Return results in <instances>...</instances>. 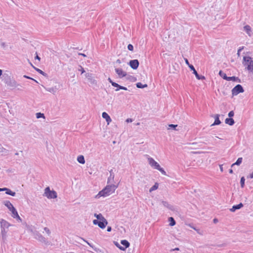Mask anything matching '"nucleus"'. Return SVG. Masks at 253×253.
<instances>
[{"label": "nucleus", "instance_id": "obj_57", "mask_svg": "<svg viewBox=\"0 0 253 253\" xmlns=\"http://www.w3.org/2000/svg\"><path fill=\"white\" fill-rule=\"evenodd\" d=\"M126 122L127 123H130V122H132V119H131V118H127L126 121Z\"/></svg>", "mask_w": 253, "mask_h": 253}, {"label": "nucleus", "instance_id": "obj_42", "mask_svg": "<svg viewBox=\"0 0 253 253\" xmlns=\"http://www.w3.org/2000/svg\"><path fill=\"white\" fill-rule=\"evenodd\" d=\"M157 170H159L163 174H164L165 175H167L166 171L164 170V169L163 168H161V166L159 167V168Z\"/></svg>", "mask_w": 253, "mask_h": 253}, {"label": "nucleus", "instance_id": "obj_17", "mask_svg": "<svg viewBox=\"0 0 253 253\" xmlns=\"http://www.w3.org/2000/svg\"><path fill=\"white\" fill-rule=\"evenodd\" d=\"M80 238L82 240H83L84 241L85 243H86L90 247H91L93 250L95 251L96 253H103L101 250H100L98 248H96L95 246H94L93 245H92L91 244H90V243H89L87 240L84 239V238H81V237H80Z\"/></svg>", "mask_w": 253, "mask_h": 253}, {"label": "nucleus", "instance_id": "obj_2", "mask_svg": "<svg viewBox=\"0 0 253 253\" xmlns=\"http://www.w3.org/2000/svg\"><path fill=\"white\" fill-rule=\"evenodd\" d=\"M118 185L112 184L106 186L102 190L100 191L95 196L96 198H99L100 197H106L111 194L114 193L117 188Z\"/></svg>", "mask_w": 253, "mask_h": 253}, {"label": "nucleus", "instance_id": "obj_43", "mask_svg": "<svg viewBox=\"0 0 253 253\" xmlns=\"http://www.w3.org/2000/svg\"><path fill=\"white\" fill-rule=\"evenodd\" d=\"M127 49L128 50L133 51V46L132 44L129 43L127 45Z\"/></svg>", "mask_w": 253, "mask_h": 253}, {"label": "nucleus", "instance_id": "obj_51", "mask_svg": "<svg viewBox=\"0 0 253 253\" xmlns=\"http://www.w3.org/2000/svg\"><path fill=\"white\" fill-rule=\"evenodd\" d=\"M108 81L112 84V86H113V84L116 83L113 81L110 78H108Z\"/></svg>", "mask_w": 253, "mask_h": 253}, {"label": "nucleus", "instance_id": "obj_50", "mask_svg": "<svg viewBox=\"0 0 253 253\" xmlns=\"http://www.w3.org/2000/svg\"><path fill=\"white\" fill-rule=\"evenodd\" d=\"M243 47H244L243 46L240 47L238 49L237 54L238 56H240V52L242 51V50L243 49Z\"/></svg>", "mask_w": 253, "mask_h": 253}, {"label": "nucleus", "instance_id": "obj_54", "mask_svg": "<svg viewBox=\"0 0 253 253\" xmlns=\"http://www.w3.org/2000/svg\"><path fill=\"white\" fill-rule=\"evenodd\" d=\"M7 188H6V187L0 188V192L5 191L6 192Z\"/></svg>", "mask_w": 253, "mask_h": 253}, {"label": "nucleus", "instance_id": "obj_19", "mask_svg": "<svg viewBox=\"0 0 253 253\" xmlns=\"http://www.w3.org/2000/svg\"><path fill=\"white\" fill-rule=\"evenodd\" d=\"M3 204L10 211L14 208V207L9 201H4L3 202Z\"/></svg>", "mask_w": 253, "mask_h": 253}, {"label": "nucleus", "instance_id": "obj_58", "mask_svg": "<svg viewBox=\"0 0 253 253\" xmlns=\"http://www.w3.org/2000/svg\"><path fill=\"white\" fill-rule=\"evenodd\" d=\"M179 248H175L174 249H172L170 250V252H173V251H179Z\"/></svg>", "mask_w": 253, "mask_h": 253}, {"label": "nucleus", "instance_id": "obj_49", "mask_svg": "<svg viewBox=\"0 0 253 253\" xmlns=\"http://www.w3.org/2000/svg\"><path fill=\"white\" fill-rule=\"evenodd\" d=\"M44 230L47 233V234L49 235L50 234V231L47 227H44Z\"/></svg>", "mask_w": 253, "mask_h": 253}, {"label": "nucleus", "instance_id": "obj_9", "mask_svg": "<svg viewBox=\"0 0 253 253\" xmlns=\"http://www.w3.org/2000/svg\"><path fill=\"white\" fill-rule=\"evenodd\" d=\"M34 234L36 239L46 245H49V242L39 232L36 231Z\"/></svg>", "mask_w": 253, "mask_h": 253}, {"label": "nucleus", "instance_id": "obj_8", "mask_svg": "<svg viewBox=\"0 0 253 253\" xmlns=\"http://www.w3.org/2000/svg\"><path fill=\"white\" fill-rule=\"evenodd\" d=\"M86 78L89 83V85L93 86H97V82L95 79L94 75L90 73H87L85 74Z\"/></svg>", "mask_w": 253, "mask_h": 253}, {"label": "nucleus", "instance_id": "obj_39", "mask_svg": "<svg viewBox=\"0 0 253 253\" xmlns=\"http://www.w3.org/2000/svg\"><path fill=\"white\" fill-rule=\"evenodd\" d=\"M245 178L244 176H242L240 179V185L242 188L245 187Z\"/></svg>", "mask_w": 253, "mask_h": 253}, {"label": "nucleus", "instance_id": "obj_44", "mask_svg": "<svg viewBox=\"0 0 253 253\" xmlns=\"http://www.w3.org/2000/svg\"><path fill=\"white\" fill-rule=\"evenodd\" d=\"M23 77L24 78H26V79H30V80H32L34 81V82H36L37 83H38V82L36 80H35L34 79H33V78H31V77H30L29 76H28L27 75H24Z\"/></svg>", "mask_w": 253, "mask_h": 253}, {"label": "nucleus", "instance_id": "obj_37", "mask_svg": "<svg viewBox=\"0 0 253 253\" xmlns=\"http://www.w3.org/2000/svg\"><path fill=\"white\" fill-rule=\"evenodd\" d=\"M243 160V158L242 157L238 158L236 162L233 163V165H237L239 166L242 163Z\"/></svg>", "mask_w": 253, "mask_h": 253}, {"label": "nucleus", "instance_id": "obj_23", "mask_svg": "<svg viewBox=\"0 0 253 253\" xmlns=\"http://www.w3.org/2000/svg\"><path fill=\"white\" fill-rule=\"evenodd\" d=\"M218 75L220 76L224 80L227 81L228 80L229 77H227L226 74L224 73V72L222 70H220L218 73Z\"/></svg>", "mask_w": 253, "mask_h": 253}, {"label": "nucleus", "instance_id": "obj_64", "mask_svg": "<svg viewBox=\"0 0 253 253\" xmlns=\"http://www.w3.org/2000/svg\"><path fill=\"white\" fill-rule=\"evenodd\" d=\"M122 89L125 90H127V88L126 87H125V86H122Z\"/></svg>", "mask_w": 253, "mask_h": 253}, {"label": "nucleus", "instance_id": "obj_10", "mask_svg": "<svg viewBox=\"0 0 253 253\" xmlns=\"http://www.w3.org/2000/svg\"><path fill=\"white\" fill-rule=\"evenodd\" d=\"M231 91L232 96H236L240 93L244 92V89L242 85L238 84L232 88Z\"/></svg>", "mask_w": 253, "mask_h": 253}, {"label": "nucleus", "instance_id": "obj_6", "mask_svg": "<svg viewBox=\"0 0 253 253\" xmlns=\"http://www.w3.org/2000/svg\"><path fill=\"white\" fill-rule=\"evenodd\" d=\"M44 196H45L48 199H55L57 197V194L54 190H51L49 187H47L44 189Z\"/></svg>", "mask_w": 253, "mask_h": 253}, {"label": "nucleus", "instance_id": "obj_21", "mask_svg": "<svg viewBox=\"0 0 253 253\" xmlns=\"http://www.w3.org/2000/svg\"><path fill=\"white\" fill-rule=\"evenodd\" d=\"M109 172H110V176L108 178L107 183H109L110 182H114V180L115 175L113 171V169H111V170H110Z\"/></svg>", "mask_w": 253, "mask_h": 253}, {"label": "nucleus", "instance_id": "obj_47", "mask_svg": "<svg viewBox=\"0 0 253 253\" xmlns=\"http://www.w3.org/2000/svg\"><path fill=\"white\" fill-rule=\"evenodd\" d=\"M114 244L115 246L118 247L120 250H121V247H123V246H121L117 242L114 241Z\"/></svg>", "mask_w": 253, "mask_h": 253}, {"label": "nucleus", "instance_id": "obj_7", "mask_svg": "<svg viewBox=\"0 0 253 253\" xmlns=\"http://www.w3.org/2000/svg\"><path fill=\"white\" fill-rule=\"evenodd\" d=\"M92 222L94 225H97L101 229H104L108 224V221L104 217L100 220H93Z\"/></svg>", "mask_w": 253, "mask_h": 253}, {"label": "nucleus", "instance_id": "obj_26", "mask_svg": "<svg viewBox=\"0 0 253 253\" xmlns=\"http://www.w3.org/2000/svg\"><path fill=\"white\" fill-rule=\"evenodd\" d=\"M77 161L81 164H84L85 162L84 156L83 155H79L77 157Z\"/></svg>", "mask_w": 253, "mask_h": 253}, {"label": "nucleus", "instance_id": "obj_13", "mask_svg": "<svg viewBox=\"0 0 253 253\" xmlns=\"http://www.w3.org/2000/svg\"><path fill=\"white\" fill-rule=\"evenodd\" d=\"M115 70L120 78H123L127 76L126 72L124 71L122 68H115Z\"/></svg>", "mask_w": 253, "mask_h": 253}, {"label": "nucleus", "instance_id": "obj_22", "mask_svg": "<svg viewBox=\"0 0 253 253\" xmlns=\"http://www.w3.org/2000/svg\"><path fill=\"white\" fill-rule=\"evenodd\" d=\"M225 123L230 126L234 125L235 121L233 118H227L225 120Z\"/></svg>", "mask_w": 253, "mask_h": 253}, {"label": "nucleus", "instance_id": "obj_53", "mask_svg": "<svg viewBox=\"0 0 253 253\" xmlns=\"http://www.w3.org/2000/svg\"><path fill=\"white\" fill-rule=\"evenodd\" d=\"M15 169H9L6 170L7 172H11L13 173L14 172Z\"/></svg>", "mask_w": 253, "mask_h": 253}, {"label": "nucleus", "instance_id": "obj_33", "mask_svg": "<svg viewBox=\"0 0 253 253\" xmlns=\"http://www.w3.org/2000/svg\"><path fill=\"white\" fill-rule=\"evenodd\" d=\"M158 187H159V183L158 182L155 183V184L150 189V190H149L150 192H151L153 191L157 190L158 188Z\"/></svg>", "mask_w": 253, "mask_h": 253}, {"label": "nucleus", "instance_id": "obj_3", "mask_svg": "<svg viewBox=\"0 0 253 253\" xmlns=\"http://www.w3.org/2000/svg\"><path fill=\"white\" fill-rule=\"evenodd\" d=\"M2 81L9 87L14 88L20 84H18L13 77H11L7 73H4L1 77Z\"/></svg>", "mask_w": 253, "mask_h": 253}, {"label": "nucleus", "instance_id": "obj_31", "mask_svg": "<svg viewBox=\"0 0 253 253\" xmlns=\"http://www.w3.org/2000/svg\"><path fill=\"white\" fill-rule=\"evenodd\" d=\"M136 86L138 88H144L147 87L148 85L147 84H142L141 82H138L136 84Z\"/></svg>", "mask_w": 253, "mask_h": 253}, {"label": "nucleus", "instance_id": "obj_29", "mask_svg": "<svg viewBox=\"0 0 253 253\" xmlns=\"http://www.w3.org/2000/svg\"><path fill=\"white\" fill-rule=\"evenodd\" d=\"M244 30L249 35L251 36L250 33L252 32L250 26L247 25L244 27Z\"/></svg>", "mask_w": 253, "mask_h": 253}, {"label": "nucleus", "instance_id": "obj_11", "mask_svg": "<svg viewBox=\"0 0 253 253\" xmlns=\"http://www.w3.org/2000/svg\"><path fill=\"white\" fill-rule=\"evenodd\" d=\"M127 64L133 70H136L139 67V62L138 59L130 60Z\"/></svg>", "mask_w": 253, "mask_h": 253}, {"label": "nucleus", "instance_id": "obj_5", "mask_svg": "<svg viewBox=\"0 0 253 253\" xmlns=\"http://www.w3.org/2000/svg\"><path fill=\"white\" fill-rule=\"evenodd\" d=\"M184 60L185 62V63L188 65V67L190 69L191 71H193V74H194L197 78V79L199 80H205V77L199 75L197 71L195 70L194 66L191 64L189 63L188 60L187 58H184Z\"/></svg>", "mask_w": 253, "mask_h": 253}, {"label": "nucleus", "instance_id": "obj_24", "mask_svg": "<svg viewBox=\"0 0 253 253\" xmlns=\"http://www.w3.org/2000/svg\"><path fill=\"white\" fill-rule=\"evenodd\" d=\"M162 204L164 205V206H165V207H167L168 209L171 210V211L173 210V209H174L172 205L169 204L168 202L163 201Z\"/></svg>", "mask_w": 253, "mask_h": 253}, {"label": "nucleus", "instance_id": "obj_4", "mask_svg": "<svg viewBox=\"0 0 253 253\" xmlns=\"http://www.w3.org/2000/svg\"><path fill=\"white\" fill-rule=\"evenodd\" d=\"M243 64L250 72L253 73V60L250 56L243 57Z\"/></svg>", "mask_w": 253, "mask_h": 253}, {"label": "nucleus", "instance_id": "obj_36", "mask_svg": "<svg viewBox=\"0 0 253 253\" xmlns=\"http://www.w3.org/2000/svg\"><path fill=\"white\" fill-rule=\"evenodd\" d=\"M114 87H116V89H115V91H118L119 90H120V89H122V86L119 84H118L115 83V84H113V86Z\"/></svg>", "mask_w": 253, "mask_h": 253}, {"label": "nucleus", "instance_id": "obj_59", "mask_svg": "<svg viewBox=\"0 0 253 253\" xmlns=\"http://www.w3.org/2000/svg\"><path fill=\"white\" fill-rule=\"evenodd\" d=\"M112 230V227L111 226H108L107 228V231L108 232H110Z\"/></svg>", "mask_w": 253, "mask_h": 253}, {"label": "nucleus", "instance_id": "obj_41", "mask_svg": "<svg viewBox=\"0 0 253 253\" xmlns=\"http://www.w3.org/2000/svg\"><path fill=\"white\" fill-rule=\"evenodd\" d=\"M94 216L97 218L96 220H100L101 218L104 217L101 213H94Z\"/></svg>", "mask_w": 253, "mask_h": 253}, {"label": "nucleus", "instance_id": "obj_56", "mask_svg": "<svg viewBox=\"0 0 253 253\" xmlns=\"http://www.w3.org/2000/svg\"><path fill=\"white\" fill-rule=\"evenodd\" d=\"M247 178H253V172L250 173V175L247 176Z\"/></svg>", "mask_w": 253, "mask_h": 253}, {"label": "nucleus", "instance_id": "obj_60", "mask_svg": "<svg viewBox=\"0 0 253 253\" xmlns=\"http://www.w3.org/2000/svg\"><path fill=\"white\" fill-rule=\"evenodd\" d=\"M218 219L215 218L213 219V222L214 223H216L217 222H218Z\"/></svg>", "mask_w": 253, "mask_h": 253}, {"label": "nucleus", "instance_id": "obj_35", "mask_svg": "<svg viewBox=\"0 0 253 253\" xmlns=\"http://www.w3.org/2000/svg\"><path fill=\"white\" fill-rule=\"evenodd\" d=\"M46 90L50 92H51L52 93H54L56 92L57 89L56 87H47L45 88Z\"/></svg>", "mask_w": 253, "mask_h": 253}, {"label": "nucleus", "instance_id": "obj_14", "mask_svg": "<svg viewBox=\"0 0 253 253\" xmlns=\"http://www.w3.org/2000/svg\"><path fill=\"white\" fill-rule=\"evenodd\" d=\"M121 244L123 246L121 247V251H125L127 248L130 246V243L126 240H122L121 241Z\"/></svg>", "mask_w": 253, "mask_h": 253}, {"label": "nucleus", "instance_id": "obj_18", "mask_svg": "<svg viewBox=\"0 0 253 253\" xmlns=\"http://www.w3.org/2000/svg\"><path fill=\"white\" fill-rule=\"evenodd\" d=\"M102 116L103 119H105L108 124H109V123L112 121L111 117L106 112H103Z\"/></svg>", "mask_w": 253, "mask_h": 253}, {"label": "nucleus", "instance_id": "obj_55", "mask_svg": "<svg viewBox=\"0 0 253 253\" xmlns=\"http://www.w3.org/2000/svg\"><path fill=\"white\" fill-rule=\"evenodd\" d=\"M1 46L2 47H3V48H5L6 46H7V45L6 44V43L4 42H2L1 43Z\"/></svg>", "mask_w": 253, "mask_h": 253}, {"label": "nucleus", "instance_id": "obj_27", "mask_svg": "<svg viewBox=\"0 0 253 253\" xmlns=\"http://www.w3.org/2000/svg\"><path fill=\"white\" fill-rule=\"evenodd\" d=\"M126 79L127 80L131 82H135L137 81L136 77L131 75H127L126 76Z\"/></svg>", "mask_w": 253, "mask_h": 253}, {"label": "nucleus", "instance_id": "obj_48", "mask_svg": "<svg viewBox=\"0 0 253 253\" xmlns=\"http://www.w3.org/2000/svg\"><path fill=\"white\" fill-rule=\"evenodd\" d=\"M79 67L80 69H79V71H81L82 74L85 72L84 68L82 66L80 65Z\"/></svg>", "mask_w": 253, "mask_h": 253}, {"label": "nucleus", "instance_id": "obj_28", "mask_svg": "<svg viewBox=\"0 0 253 253\" xmlns=\"http://www.w3.org/2000/svg\"><path fill=\"white\" fill-rule=\"evenodd\" d=\"M8 150L0 146V153L2 155H7L8 154Z\"/></svg>", "mask_w": 253, "mask_h": 253}, {"label": "nucleus", "instance_id": "obj_52", "mask_svg": "<svg viewBox=\"0 0 253 253\" xmlns=\"http://www.w3.org/2000/svg\"><path fill=\"white\" fill-rule=\"evenodd\" d=\"M35 60H38L39 61L41 60V58L38 55L37 52L36 53V56L35 57Z\"/></svg>", "mask_w": 253, "mask_h": 253}, {"label": "nucleus", "instance_id": "obj_34", "mask_svg": "<svg viewBox=\"0 0 253 253\" xmlns=\"http://www.w3.org/2000/svg\"><path fill=\"white\" fill-rule=\"evenodd\" d=\"M10 211L11 212V216H12L13 218H14L18 214L17 210L15 207L13 209H12Z\"/></svg>", "mask_w": 253, "mask_h": 253}, {"label": "nucleus", "instance_id": "obj_12", "mask_svg": "<svg viewBox=\"0 0 253 253\" xmlns=\"http://www.w3.org/2000/svg\"><path fill=\"white\" fill-rule=\"evenodd\" d=\"M148 160L149 165L152 168H153L156 169H158L159 168V167H160V165L156 161H155L153 158L150 157L148 158Z\"/></svg>", "mask_w": 253, "mask_h": 253}, {"label": "nucleus", "instance_id": "obj_63", "mask_svg": "<svg viewBox=\"0 0 253 253\" xmlns=\"http://www.w3.org/2000/svg\"><path fill=\"white\" fill-rule=\"evenodd\" d=\"M116 63H119V64L121 63V60H120V59H117V61H116Z\"/></svg>", "mask_w": 253, "mask_h": 253}, {"label": "nucleus", "instance_id": "obj_16", "mask_svg": "<svg viewBox=\"0 0 253 253\" xmlns=\"http://www.w3.org/2000/svg\"><path fill=\"white\" fill-rule=\"evenodd\" d=\"M244 205L242 203H240L239 204L233 205L230 209V211L231 212H235L236 210H239L243 207Z\"/></svg>", "mask_w": 253, "mask_h": 253}, {"label": "nucleus", "instance_id": "obj_25", "mask_svg": "<svg viewBox=\"0 0 253 253\" xmlns=\"http://www.w3.org/2000/svg\"><path fill=\"white\" fill-rule=\"evenodd\" d=\"M232 81L233 82H236L238 83H241V79H240L238 77L236 76H232V77H229V79L228 81Z\"/></svg>", "mask_w": 253, "mask_h": 253}, {"label": "nucleus", "instance_id": "obj_46", "mask_svg": "<svg viewBox=\"0 0 253 253\" xmlns=\"http://www.w3.org/2000/svg\"><path fill=\"white\" fill-rule=\"evenodd\" d=\"M14 218L16 219L17 221L20 222H22V218L19 216L18 214Z\"/></svg>", "mask_w": 253, "mask_h": 253}, {"label": "nucleus", "instance_id": "obj_1", "mask_svg": "<svg viewBox=\"0 0 253 253\" xmlns=\"http://www.w3.org/2000/svg\"><path fill=\"white\" fill-rule=\"evenodd\" d=\"M0 224L1 229L0 236L1 237V242L3 244H6L7 241V233L8 232V228L9 226H11V224L3 219H0Z\"/></svg>", "mask_w": 253, "mask_h": 253}, {"label": "nucleus", "instance_id": "obj_15", "mask_svg": "<svg viewBox=\"0 0 253 253\" xmlns=\"http://www.w3.org/2000/svg\"><path fill=\"white\" fill-rule=\"evenodd\" d=\"M212 117H213L214 118V122L212 125H211V126L216 125H219L221 123V121L219 120L220 115L219 114H215Z\"/></svg>", "mask_w": 253, "mask_h": 253}, {"label": "nucleus", "instance_id": "obj_30", "mask_svg": "<svg viewBox=\"0 0 253 253\" xmlns=\"http://www.w3.org/2000/svg\"><path fill=\"white\" fill-rule=\"evenodd\" d=\"M168 221H169V225L170 226H173L176 224V221L174 220V218L172 217H169L168 218Z\"/></svg>", "mask_w": 253, "mask_h": 253}, {"label": "nucleus", "instance_id": "obj_45", "mask_svg": "<svg viewBox=\"0 0 253 253\" xmlns=\"http://www.w3.org/2000/svg\"><path fill=\"white\" fill-rule=\"evenodd\" d=\"M234 115V112L233 111H231L228 113V117L229 118H232V117Z\"/></svg>", "mask_w": 253, "mask_h": 253}, {"label": "nucleus", "instance_id": "obj_38", "mask_svg": "<svg viewBox=\"0 0 253 253\" xmlns=\"http://www.w3.org/2000/svg\"><path fill=\"white\" fill-rule=\"evenodd\" d=\"M36 115V118L37 119L44 118H45L44 114L42 113L41 112L37 113Z\"/></svg>", "mask_w": 253, "mask_h": 253}, {"label": "nucleus", "instance_id": "obj_20", "mask_svg": "<svg viewBox=\"0 0 253 253\" xmlns=\"http://www.w3.org/2000/svg\"><path fill=\"white\" fill-rule=\"evenodd\" d=\"M30 63V65H31V66L37 71L39 73H40V74L43 75V76L45 77H48V75L46 73H45V72H44L43 71H42V70H41V69L35 67L31 62Z\"/></svg>", "mask_w": 253, "mask_h": 253}, {"label": "nucleus", "instance_id": "obj_40", "mask_svg": "<svg viewBox=\"0 0 253 253\" xmlns=\"http://www.w3.org/2000/svg\"><path fill=\"white\" fill-rule=\"evenodd\" d=\"M177 125L169 124V129H172L173 130H177L176 128L177 127Z\"/></svg>", "mask_w": 253, "mask_h": 253}, {"label": "nucleus", "instance_id": "obj_61", "mask_svg": "<svg viewBox=\"0 0 253 253\" xmlns=\"http://www.w3.org/2000/svg\"><path fill=\"white\" fill-rule=\"evenodd\" d=\"M79 55L83 56H84V57H86V55L85 54H84V53H79Z\"/></svg>", "mask_w": 253, "mask_h": 253}, {"label": "nucleus", "instance_id": "obj_62", "mask_svg": "<svg viewBox=\"0 0 253 253\" xmlns=\"http://www.w3.org/2000/svg\"><path fill=\"white\" fill-rule=\"evenodd\" d=\"M3 74H2V70L0 69V78H1V77H2V75Z\"/></svg>", "mask_w": 253, "mask_h": 253}, {"label": "nucleus", "instance_id": "obj_32", "mask_svg": "<svg viewBox=\"0 0 253 253\" xmlns=\"http://www.w3.org/2000/svg\"><path fill=\"white\" fill-rule=\"evenodd\" d=\"M5 194L8 195H10L11 196H15L16 195V193L14 191H12L11 189L9 188H7V189L6 190Z\"/></svg>", "mask_w": 253, "mask_h": 253}]
</instances>
